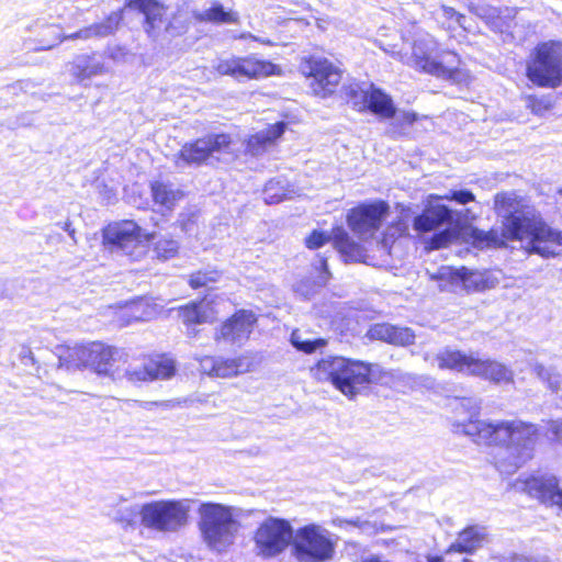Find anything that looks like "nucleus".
Segmentation results:
<instances>
[{
  "instance_id": "1",
  "label": "nucleus",
  "mask_w": 562,
  "mask_h": 562,
  "mask_svg": "<svg viewBox=\"0 0 562 562\" xmlns=\"http://www.w3.org/2000/svg\"><path fill=\"white\" fill-rule=\"evenodd\" d=\"M456 409L462 408L469 420L460 424L464 435L477 445L497 446L502 451L495 457V465L501 473L513 474L533 457L539 430L535 424L522 420L484 422L473 419L480 412L476 397H462Z\"/></svg>"
},
{
  "instance_id": "2",
  "label": "nucleus",
  "mask_w": 562,
  "mask_h": 562,
  "mask_svg": "<svg viewBox=\"0 0 562 562\" xmlns=\"http://www.w3.org/2000/svg\"><path fill=\"white\" fill-rule=\"evenodd\" d=\"M495 210L498 216L508 217L507 236L528 239L530 252L544 258L559 256L562 251V234L550 228L531 211L518 209L513 193H501L495 196Z\"/></svg>"
},
{
  "instance_id": "3",
  "label": "nucleus",
  "mask_w": 562,
  "mask_h": 562,
  "mask_svg": "<svg viewBox=\"0 0 562 562\" xmlns=\"http://www.w3.org/2000/svg\"><path fill=\"white\" fill-rule=\"evenodd\" d=\"M311 371L317 381L331 382L337 390L349 398L355 397L372 381L369 364L344 357L328 356L322 358Z\"/></svg>"
},
{
  "instance_id": "4",
  "label": "nucleus",
  "mask_w": 562,
  "mask_h": 562,
  "mask_svg": "<svg viewBox=\"0 0 562 562\" xmlns=\"http://www.w3.org/2000/svg\"><path fill=\"white\" fill-rule=\"evenodd\" d=\"M440 369H450L469 375L477 376L495 384L514 382V372L506 364L492 359H482L477 353H465L460 350L445 349L436 357Z\"/></svg>"
},
{
  "instance_id": "5",
  "label": "nucleus",
  "mask_w": 562,
  "mask_h": 562,
  "mask_svg": "<svg viewBox=\"0 0 562 562\" xmlns=\"http://www.w3.org/2000/svg\"><path fill=\"white\" fill-rule=\"evenodd\" d=\"M198 513L199 529L209 548L222 552L234 543L239 522L231 507L207 502L200 505Z\"/></svg>"
},
{
  "instance_id": "6",
  "label": "nucleus",
  "mask_w": 562,
  "mask_h": 562,
  "mask_svg": "<svg viewBox=\"0 0 562 562\" xmlns=\"http://www.w3.org/2000/svg\"><path fill=\"white\" fill-rule=\"evenodd\" d=\"M189 499H160L140 506V524L145 529L175 533L187 526L190 513Z\"/></svg>"
},
{
  "instance_id": "7",
  "label": "nucleus",
  "mask_w": 562,
  "mask_h": 562,
  "mask_svg": "<svg viewBox=\"0 0 562 562\" xmlns=\"http://www.w3.org/2000/svg\"><path fill=\"white\" fill-rule=\"evenodd\" d=\"M459 57L451 52L439 53L438 43L430 34L418 36L413 44L407 64L415 69L436 76L451 78L459 67Z\"/></svg>"
},
{
  "instance_id": "8",
  "label": "nucleus",
  "mask_w": 562,
  "mask_h": 562,
  "mask_svg": "<svg viewBox=\"0 0 562 562\" xmlns=\"http://www.w3.org/2000/svg\"><path fill=\"white\" fill-rule=\"evenodd\" d=\"M527 77L538 87H559L562 83V42L539 43L527 64Z\"/></svg>"
},
{
  "instance_id": "9",
  "label": "nucleus",
  "mask_w": 562,
  "mask_h": 562,
  "mask_svg": "<svg viewBox=\"0 0 562 562\" xmlns=\"http://www.w3.org/2000/svg\"><path fill=\"white\" fill-rule=\"evenodd\" d=\"M336 553V542L326 528L308 524L293 536L292 554L299 562H329Z\"/></svg>"
},
{
  "instance_id": "10",
  "label": "nucleus",
  "mask_w": 562,
  "mask_h": 562,
  "mask_svg": "<svg viewBox=\"0 0 562 562\" xmlns=\"http://www.w3.org/2000/svg\"><path fill=\"white\" fill-rule=\"evenodd\" d=\"M123 20L122 11H114L110 13L106 19L102 22L91 24L79 31L65 35L61 32V27L58 24H46L43 20H36L32 25L27 27L29 31H37L46 29L49 31V41L45 37L41 38L42 46L36 50H47L54 48L56 45L64 41L70 40H90V38H102L112 35L119 27Z\"/></svg>"
},
{
  "instance_id": "11",
  "label": "nucleus",
  "mask_w": 562,
  "mask_h": 562,
  "mask_svg": "<svg viewBox=\"0 0 562 562\" xmlns=\"http://www.w3.org/2000/svg\"><path fill=\"white\" fill-rule=\"evenodd\" d=\"M293 536L294 529L289 520L268 517L258 526L254 535L256 554L263 559L276 558L292 544Z\"/></svg>"
},
{
  "instance_id": "12",
  "label": "nucleus",
  "mask_w": 562,
  "mask_h": 562,
  "mask_svg": "<svg viewBox=\"0 0 562 562\" xmlns=\"http://www.w3.org/2000/svg\"><path fill=\"white\" fill-rule=\"evenodd\" d=\"M105 246L115 254L139 260L147 251L149 236L133 221H125L108 226L103 231Z\"/></svg>"
},
{
  "instance_id": "13",
  "label": "nucleus",
  "mask_w": 562,
  "mask_h": 562,
  "mask_svg": "<svg viewBox=\"0 0 562 562\" xmlns=\"http://www.w3.org/2000/svg\"><path fill=\"white\" fill-rule=\"evenodd\" d=\"M453 222V212L446 205H438L423 212L414 218V229L418 233L436 232L428 240V248L446 247L457 238V232L449 227Z\"/></svg>"
},
{
  "instance_id": "14",
  "label": "nucleus",
  "mask_w": 562,
  "mask_h": 562,
  "mask_svg": "<svg viewBox=\"0 0 562 562\" xmlns=\"http://www.w3.org/2000/svg\"><path fill=\"white\" fill-rule=\"evenodd\" d=\"M331 238L334 240L335 249L341 255L346 262L374 265L363 246L355 241L342 227L334 228L331 235L326 232L315 229L305 238V245L310 249H318L327 244Z\"/></svg>"
},
{
  "instance_id": "15",
  "label": "nucleus",
  "mask_w": 562,
  "mask_h": 562,
  "mask_svg": "<svg viewBox=\"0 0 562 562\" xmlns=\"http://www.w3.org/2000/svg\"><path fill=\"white\" fill-rule=\"evenodd\" d=\"M232 143L228 134H209L194 142L186 143L176 156V166H201L214 154L226 151Z\"/></svg>"
},
{
  "instance_id": "16",
  "label": "nucleus",
  "mask_w": 562,
  "mask_h": 562,
  "mask_svg": "<svg viewBox=\"0 0 562 562\" xmlns=\"http://www.w3.org/2000/svg\"><path fill=\"white\" fill-rule=\"evenodd\" d=\"M301 71L310 80L313 93L321 98L331 94L341 80V71L326 58L311 56L302 61Z\"/></svg>"
},
{
  "instance_id": "17",
  "label": "nucleus",
  "mask_w": 562,
  "mask_h": 562,
  "mask_svg": "<svg viewBox=\"0 0 562 562\" xmlns=\"http://www.w3.org/2000/svg\"><path fill=\"white\" fill-rule=\"evenodd\" d=\"M390 212L384 201L363 203L350 210L347 223L350 229L361 238L372 236L382 225Z\"/></svg>"
},
{
  "instance_id": "18",
  "label": "nucleus",
  "mask_w": 562,
  "mask_h": 562,
  "mask_svg": "<svg viewBox=\"0 0 562 562\" xmlns=\"http://www.w3.org/2000/svg\"><path fill=\"white\" fill-rule=\"evenodd\" d=\"M175 373L176 364L172 359L156 356L144 360L139 366L124 369L121 371V378L124 375L131 382H147L170 379Z\"/></svg>"
},
{
  "instance_id": "19",
  "label": "nucleus",
  "mask_w": 562,
  "mask_h": 562,
  "mask_svg": "<svg viewBox=\"0 0 562 562\" xmlns=\"http://www.w3.org/2000/svg\"><path fill=\"white\" fill-rule=\"evenodd\" d=\"M277 65L254 57L223 60L217 66L221 75L240 78H260L276 74Z\"/></svg>"
},
{
  "instance_id": "20",
  "label": "nucleus",
  "mask_w": 562,
  "mask_h": 562,
  "mask_svg": "<svg viewBox=\"0 0 562 562\" xmlns=\"http://www.w3.org/2000/svg\"><path fill=\"white\" fill-rule=\"evenodd\" d=\"M90 352L91 357H89L88 368L100 375L111 376L113 380L121 378L119 362L124 356L123 351L101 342H91Z\"/></svg>"
},
{
  "instance_id": "21",
  "label": "nucleus",
  "mask_w": 562,
  "mask_h": 562,
  "mask_svg": "<svg viewBox=\"0 0 562 562\" xmlns=\"http://www.w3.org/2000/svg\"><path fill=\"white\" fill-rule=\"evenodd\" d=\"M128 7L144 15L143 27L154 41L164 36L167 24L166 8L156 0H128Z\"/></svg>"
},
{
  "instance_id": "22",
  "label": "nucleus",
  "mask_w": 562,
  "mask_h": 562,
  "mask_svg": "<svg viewBox=\"0 0 562 562\" xmlns=\"http://www.w3.org/2000/svg\"><path fill=\"white\" fill-rule=\"evenodd\" d=\"M257 318L250 311L236 312L222 326L215 338L232 345L241 346L248 340Z\"/></svg>"
},
{
  "instance_id": "23",
  "label": "nucleus",
  "mask_w": 562,
  "mask_h": 562,
  "mask_svg": "<svg viewBox=\"0 0 562 562\" xmlns=\"http://www.w3.org/2000/svg\"><path fill=\"white\" fill-rule=\"evenodd\" d=\"M525 491L547 506L562 510V488L555 476L530 477L525 481Z\"/></svg>"
},
{
  "instance_id": "24",
  "label": "nucleus",
  "mask_w": 562,
  "mask_h": 562,
  "mask_svg": "<svg viewBox=\"0 0 562 562\" xmlns=\"http://www.w3.org/2000/svg\"><path fill=\"white\" fill-rule=\"evenodd\" d=\"M485 528L469 526L458 533L457 539L446 550L447 554L454 552L472 554L483 546Z\"/></svg>"
},
{
  "instance_id": "25",
  "label": "nucleus",
  "mask_w": 562,
  "mask_h": 562,
  "mask_svg": "<svg viewBox=\"0 0 562 562\" xmlns=\"http://www.w3.org/2000/svg\"><path fill=\"white\" fill-rule=\"evenodd\" d=\"M57 357L60 368L67 370L88 368L89 357H91L90 344L87 346L75 345L74 347L59 346L57 347Z\"/></svg>"
},
{
  "instance_id": "26",
  "label": "nucleus",
  "mask_w": 562,
  "mask_h": 562,
  "mask_svg": "<svg viewBox=\"0 0 562 562\" xmlns=\"http://www.w3.org/2000/svg\"><path fill=\"white\" fill-rule=\"evenodd\" d=\"M192 16L201 23L237 24L239 22L238 13L233 10H226L218 1H213L204 10H193Z\"/></svg>"
},
{
  "instance_id": "27",
  "label": "nucleus",
  "mask_w": 562,
  "mask_h": 562,
  "mask_svg": "<svg viewBox=\"0 0 562 562\" xmlns=\"http://www.w3.org/2000/svg\"><path fill=\"white\" fill-rule=\"evenodd\" d=\"M285 131L284 123H277L269 128L250 136L246 143V151L251 156L262 155Z\"/></svg>"
},
{
  "instance_id": "28",
  "label": "nucleus",
  "mask_w": 562,
  "mask_h": 562,
  "mask_svg": "<svg viewBox=\"0 0 562 562\" xmlns=\"http://www.w3.org/2000/svg\"><path fill=\"white\" fill-rule=\"evenodd\" d=\"M367 111L378 115L381 119L389 120L397 113L394 102L382 89L369 85L368 108Z\"/></svg>"
},
{
  "instance_id": "29",
  "label": "nucleus",
  "mask_w": 562,
  "mask_h": 562,
  "mask_svg": "<svg viewBox=\"0 0 562 562\" xmlns=\"http://www.w3.org/2000/svg\"><path fill=\"white\" fill-rule=\"evenodd\" d=\"M105 72L104 64L95 54H81L72 61L71 74L80 81Z\"/></svg>"
},
{
  "instance_id": "30",
  "label": "nucleus",
  "mask_w": 562,
  "mask_h": 562,
  "mask_svg": "<svg viewBox=\"0 0 562 562\" xmlns=\"http://www.w3.org/2000/svg\"><path fill=\"white\" fill-rule=\"evenodd\" d=\"M502 217H503L502 233H498V231H496V229H491L488 232H484V231H481L477 228L471 229V238L473 239V245L476 248L482 249L485 247H503V246H505V239H512V240L515 239V238L507 236V233H506L508 217H506V216H502Z\"/></svg>"
},
{
  "instance_id": "31",
  "label": "nucleus",
  "mask_w": 562,
  "mask_h": 562,
  "mask_svg": "<svg viewBox=\"0 0 562 562\" xmlns=\"http://www.w3.org/2000/svg\"><path fill=\"white\" fill-rule=\"evenodd\" d=\"M123 502H125V499L121 496L109 502L106 504V515L116 524H120L124 527L132 526L135 521V518L137 516L140 517V506H123Z\"/></svg>"
},
{
  "instance_id": "32",
  "label": "nucleus",
  "mask_w": 562,
  "mask_h": 562,
  "mask_svg": "<svg viewBox=\"0 0 562 562\" xmlns=\"http://www.w3.org/2000/svg\"><path fill=\"white\" fill-rule=\"evenodd\" d=\"M150 189L154 202L167 210L173 209L177 201H179L183 196L182 191L179 189H175L171 183L154 181L150 184Z\"/></svg>"
},
{
  "instance_id": "33",
  "label": "nucleus",
  "mask_w": 562,
  "mask_h": 562,
  "mask_svg": "<svg viewBox=\"0 0 562 562\" xmlns=\"http://www.w3.org/2000/svg\"><path fill=\"white\" fill-rule=\"evenodd\" d=\"M179 317L188 327V335H195L196 331L191 326L206 323L209 319L207 305L204 302H192L179 310Z\"/></svg>"
},
{
  "instance_id": "34",
  "label": "nucleus",
  "mask_w": 562,
  "mask_h": 562,
  "mask_svg": "<svg viewBox=\"0 0 562 562\" xmlns=\"http://www.w3.org/2000/svg\"><path fill=\"white\" fill-rule=\"evenodd\" d=\"M316 268L322 270V274L318 277V281L305 279L299 282L295 286V292L306 300L313 297L317 293V291L325 285L329 277L326 257L319 256Z\"/></svg>"
},
{
  "instance_id": "35",
  "label": "nucleus",
  "mask_w": 562,
  "mask_h": 562,
  "mask_svg": "<svg viewBox=\"0 0 562 562\" xmlns=\"http://www.w3.org/2000/svg\"><path fill=\"white\" fill-rule=\"evenodd\" d=\"M369 85L366 82H351L342 87V98L359 112L367 111Z\"/></svg>"
},
{
  "instance_id": "36",
  "label": "nucleus",
  "mask_w": 562,
  "mask_h": 562,
  "mask_svg": "<svg viewBox=\"0 0 562 562\" xmlns=\"http://www.w3.org/2000/svg\"><path fill=\"white\" fill-rule=\"evenodd\" d=\"M250 362L247 358L223 359L217 358V376L231 378L249 371Z\"/></svg>"
},
{
  "instance_id": "37",
  "label": "nucleus",
  "mask_w": 562,
  "mask_h": 562,
  "mask_svg": "<svg viewBox=\"0 0 562 562\" xmlns=\"http://www.w3.org/2000/svg\"><path fill=\"white\" fill-rule=\"evenodd\" d=\"M517 14L516 8L495 9L494 16L488 21L487 25L494 32L504 33L512 27L513 20Z\"/></svg>"
},
{
  "instance_id": "38",
  "label": "nucleus",
  "mask_w": 562,
  "mask_h": 562,
  "mask_svg": "<svg viewBox=\"0 0 562 562\" xmlns=\"http://www.w3.org/2000/svg\"><path fill=\"white\" fill-rule=\"evenodd\" d=\"M408 229V226L405 222L398 221L395 224L390 225L384 235L382 240L378 244V247L387 255H392V247L393 244L396 241L397 238L404 236Z\"/></svg>"
},
{
  "instance_id": "39",
  "label": "nucleus",
  "mask_w": 562,
  "mask_h": 562,
  "mask_svg": "<svg viewBox=\"0 0 562 562\" xmlns=\"http://www.w3.org/2000/svg\"><path fill=\"white\" fill-rule=\"evenodd\" d=\"M291 344L294 348L305 353H312L327 345L324 338H304L300 330L291 334Z\"/></svg>"
},
{
  "instance_id": "40",
  "label": "nucleus",
  "mask_w": 562,
  "mask_h": 562,
  "mask_svg": "<svg viewBox=\"0 0 562 562\" xmlns=\"http://www.w3.org/2000/svg\"><path fill=\"white\" fill-rule=\"evenodd\" d=\"M394 121L391 124V128L389 130V134L396 138L404 134L403 128L404 126H412L418 119L417 113L413 111H403L398 114H395L394 117H392Z\"/></svg>"
},
{
  "instance_id": "41",
  "label": "nucleus",
  "mask_w": 562,
  "mask_h": 562,
  "mask_svg": "<svg viewBox=\"0 0 562 562\" xmlns=\"http://www.w3.org/2000/svg\"><path fill=\"white\" fill-rule=\"evenodd\" d=\"M533 372L552 391H558L561 383V374L552 367H544L541 363L533 366Z\"/></svg>"
},
{
  "instance_id": "42",
  "label": "nucleus",
  "mask_w": 562,
  "mask_h": 562,
  "mask_svg": "<svg viewBox=\"0 0 562 562\" xmlns=\"http://www.w3.org/2000/svg\"><path fill=\"white\" fill-rule=\"evenodd\" d=\"M468 9L471 13L475 14L477 18L485 21L487 24L488 21L494 16L495 14V7L490 5L484 0H469L468 2Z\"/></svg>"
},
{
  "instance_id": "43",
  "label": "nucleus",
  "mask_w": 562,
  "mask_h": 562,
  "mask_svg": "<svg viewBox=\"0 0 562 562\" xmlns=\"http://www.w3.org/2000/svg\"><path fill=\"white\" fill-rule=\"evenodd\" d=\"M415 335L408 327L392 326L390 344L397 346H408L414 344Z\"/></svg>"
},
{
  "instance_id": "44",
  "label": "nucleus",
  "mask_w": 562,
  "mask_h": 562,
  "mask_svg": "<svg viewBox=\"0 0 562 562\" xmlns=\"http://www.w3.org/2000/svg\"><path fill=\"white\" fill-rule=\"evenodd\" d=\"M218 277L220 273L216 270L198 271L190 276L189 284L193 289L207 286L209 283L216 282Z\"/></svg>"
},
{
  "instance_id": "45",
  "label": "nucleus",
  "mask_w": 562,
  "mask_h": 562,
  "mask_svg": "<svg viewBox=\"0 0 562 562\" xmlns=\"http://www.w3.org/2000/svg\"><path fill=\"white\" fill-rule=\"evenodd\" d=\"M179 245L173 239H159L155 245L157 257L161 259H169L177 255Z\"/></svg>"
},
{
  "instance_id": "46",
  "label": "nucleus",
  "mask_w": 562,
  "mask_h": 562,
  "mask_svg": "<svg viewBox=\"0 0 562 562\" xmlns=\"http://www.w3.org/2000/svg\"><path fill=\"white\" fill-rule=\"evenodd\" d=\"M187 30L188 25L186 22L173 15L172 19L168 18L162 37H177L184 34Z\"/></svg>"
},
{
  "instance_id": "47",
  "label": "nucleus",
  "mask_w": 562,
  "mask_h": 562,
  "mask_svg": "<svg viewBox=\"0 0 562 562\" xmlns=\"http://www.w3.org/2000/svg\"><path fill=\"white\" fill-rule=\"evenodd\" d=\"M279 181L270 180L263 189V200L267 204H276L283 200L285 193L280 189L277 190Z\"/></svg>"
},
{
  "instance_id": "48",
  "label": "nucleus",
  "mask_w": 562,
  "mask_h": 562,
  "mask_svg": "<svg viewBox=\"0 0 562 562\" xmlns=\"http://www.w3.org/2000/svg\"><path fill=\"white\" fill-rule=\"evenodd\" d=\"M392 326L391 324H375L371 326L368 331V336L371 339L381 340L390 344L391 335H392Z\"/></svg>"
},
{
  "instance_id": "49",
  "label": "nucleus",
  "mask_w": 562,
  "mask_h": 562,
  "mask_svg": "<svg viewBox=\"0 0 562 562\" xmlns=\"http://www.w3.org/2000/svg\"><path fill=\"white\" fill-rule=\"evenodd\" d=\"M552 101L550 97H529L527 106L531 110L532 113L537 115H542L544 112L549 111L552 108Z\"/></svg>"
},
{
  "instance_id": "50",
  "label": "nucleus",
  "mask_w": 562,
  "mask_h": 562,
  "mask_svg": "<svg viewBox=\"0 0 562 562\" xmlns=\"http://www.w3.org/2000/svg\"><path fill=\"white\" fill-rule=\"evenodd\" d=\"M443 198L446 200L454 201L458 204L462 205L475 200V196L472 193V191L468 189L450 190Z\"/></svg>"
},
{
  "instance_id": "51",
  "label": "nucleus",
  "mask_w": 562,
  "mask_h": 562,
  "mask_svg": "<svg viewBox=\"0 0 562 562\" xmlns=\"http://www.w3.org/2000/svg\"><path fill=\"white\" fill-rule=\"evenodd\" d=\"M200 368L203 373L217 376V358L210 356L202 358Z\"/></svg>"
},
{
  "instance_id": "52",
  "label": "nucleus",
  "mask_w": 562,
  "mask_h": 562,
  "mask_svg": "<svg viewBox=\"0 0 562 562\" xmlns=\"http://www.w3.org/2000/svg\"><path fill=\"white\" fill-rule=\"evenodd\" d=\"M178 404L176 401H164V402H144L142 406L146 409H150L153 406H164L166 408H172Z\"/></svg>"
},
{
  "instance_id": "53",
  "label": "nucleus",
  "mask_w": 562,
  "mask_h": 562,
  "mask_svg": "<svg viewBox=\"0 0 562 562\" xmlns=\"http://www.w3.org/2000/svg\"><path fill=\"white\" fill-rule=\"evenodd\" d=\"M21 359L23 361L24 364H27L29 361L34 364L35 363V359H34V356H33V352L30 348H25L23 347L22 351H21Z\"/></svg>"
},
{
  "instance_id": "54",
  "label": "nucleus",
  "mask_w": 562,
  "mask_h": 562,
  "mask_svg": "<svg viewBox=\"0 0 562 562\" xmlns=\"http://www.w3.org/2000/svg\"><path fill=\"white\" fill-rule=\"evenodd\" d=\"M239 38H243V40L251 38L256 42H259V43H261L263 45H268V46L273 44L269 38H261V37L252 35L251 33H241Z\"/></svg>"
},
{
  "instance_id": "55",
  "label": "nucleus",
  "mask_w": 562,
  "mask_h": 562,
  "mask_svg": "<svg viewBox=\"0 0 562 562\" xmlns=\"http://www.w3.org/2000/svg\"><path fill=\"white\" fill-rule=\"evenodd\" d=\"M441 10H442V15L445 18H447V19H454L456 20L458 11H456L453 8L448 7V5H442Z\"/></svg>"
},
{
  "instance_id": "56",
  "label": "nucleus",
  "mask_w": 562,
  "mask_h": 562,
  "mask_svg": "<svg viewBox=\"0 0 562 562\" xmlns=\"http://www.w3.org/2000/svg\"><path fill=\"white\" fill-rule=\"evenodd\" d=\"M456 22H457V23H458V25H459L460 27H462L464 31H468V30H469V29H468V26L465 25V16H464L462 13L458 12V14H457V16H456Z\"/></svg>"
},
{
  "instance_id": "57",
  "label": "nucleus",
  "mask_w": 562,
  "mask_h": 562,
  "mask_svg": "<svg viewBox=\"0 0 562 562\" xmlns=\"http://www.w3.org/2000/svg\"><path fill=\"white\" fill-rule=\"evenodd\" d=\"M427 562H443V559L438 555L428 557Z\"/></svg>"
},
{
  "instance_id": "58",
  "label": "nucleus",
  "mask_w": 562,
  "mask_h": 562,
  "mask_svg": "<svg viewBox=\"0 0 562 562\" xmlns=\"http://www.w3.org/2000/svg\"><path fill=\"white\" fill-rule=\"evenodd\" d=\"M64 229L68 232L70 237H74L75 231L70 228V223H65Z\"/></svg>"
},
{
  "instance_id": "59",
  "label": "nucleus",
  "mask_w": 562,
  "mask_h": 562,
  "mask_svg": "<svg viewBox=\"0 0 562 562\" xmlns=\"http://www.w3.org/2000/svg\"><path fill=\"white\" fill-rule=\"evenodd\" d=\"M467 274H468V273H467V272H464V276H462L463 281H467V280H468Z\"/></svg>"
},
{
  "instance_id": "60",
  "label": "nucleus",
  "mask_w": 562,
  "mask_h": 562,
  "mask_svg": "<svg viewBox=\"0 0 562 562\" xmlns=\"http://www.w3.org/2000/svg\"><path fill=\"white\" fill-rule=\"evenodd\" d=\"M462 562H473V561H472V560H470V559L464 558V559L462 560Z\"/></svg>"
},
{
  "instance_id": "61",
  "label": "nucleus",
  "mask_w": 562,
  "mask_h": 562,
  "mask_svg": "<svg viewBox=\"0 0 562 562\" xmlns=\"http://www.w3.org/2000/svg\"><path fill=\"white\" fill-rule=\"evenodd\" d=\"M3 296V291L2 289L0 288V299Z\"/></svg>"
},
{
  "instance_id": "62",
  "label": "nucleus",
  "mask_w": 562,
  "mask_h": 562,
  "mask_svg": "<svg viewBox=\"0 0 562 562\" xmlns=\"http://www.w3.org/2000/svg\"><path fill=\"white\" fill-rule=\"evenodd\" d=\"M560 193H562V189L560 190Z\"/></svg>"
}]
</instances>
